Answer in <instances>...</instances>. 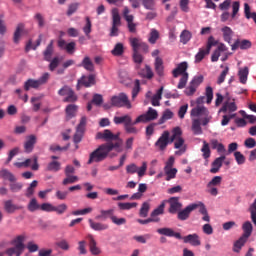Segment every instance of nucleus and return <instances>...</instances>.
Returning <instances> with one entry per match:
<instances>
[{
    "mask_svg": "<svg viewBox=\"0 0 256 256\" xmlns=\"http://www.w3.org/2000/svg\"><path fill=\"white\" fill-rule=\"evenodd\" d=\"M239 81L242 83V85H245L247 83V77H249V67H244L239 70L238 72Z\"/></svg>",
    "mask_w": 256,
    "mask_h": 256,
    "instance_id": "nucleus-36",
    "label": "nucleus"
},
{
    "mask_svg": "<svg viewBox=\"0 0 256 256\" xmlns=\"http://www.w3.org/2000/svg\"><path fill=\"white\" fill-rule=\"evenodd\" d=\"M196 209H199V205H197V203H192L186 206L183 210H179L177 212V219H179V221H187V219L191 217V213Z\"/></svg>",
    "mask_w": 256,
    "mask_h": 256,
    "instance_id": "nucleus-10",
    "label": "nucleus"
},
{
    "mask_svg": "<svg viewBox=\"0 0 256 256\" xmlns=\"http://www.w3.org/2000/svg\"><path fill=\"white\" fill-rule=\"evenodd\" d=\"M191 37H193V34L189 30H183L180 34V42L187 45L191 41Z\"/></svg>",
    "mask_w": 256,
    "mask_h": 256,
    "instance_id": "nucleus-42",
    "label": "nucleus"
},
{
    "mask_svg": "<svg viewBox=\"0 0 256 256\" xmlns=\"http://www.w3.org/2000/svg\"><path fill=\"white\" fill-rule=\"evenodd\" d=\"M197 205H198L199 213H201V215H204L202 217V221L209 223V221H211V217L207 212V208L205 207V204H203V202H197Z\"/></svg>",
    "mask_w": 256,
    "mask_h": 256,
    "instance_id": "nucleus-31",
    "label": "nucleus"
},
{
    "mask_svg": "<svg viewBox=\"0 0 256 256\" xmlns=\"http://www.w3.org/2000/svg\"><path fill=\"white\" fill-rule=\"evenodd\" d=\"M58 47L60 49H65L69 55H73L75 53V47H77V44L75 42H67L64 39H59L58 40Z\"/></svg>",
    "mask_w": 256,
    "mask_h": 256,
    "instance_id": "nucleus-13",
    "label": "nucleus"
},
{
    "mask_svg": "<svg viewBox=\"0 0 256 256\" xmlns=\"http://www.w3.org/2000/svg\"><path fill=\"white\" fill-rule=\"evenodd\" d=\"M25 29V24L20 23L17 25L16 30L14 32V43H19V39H21V33H23V30Z\"/></svg>",
    "mask_w": 256,
    "mask_h": 256,
    "instance_id": "nucleus-48",
    "label": "nucleus"
},
{
    "mask_svg": "<svg viewBox=\"0 0 256 256\" xmlns=\"http://www.w3.org/2000/svg\"><path fill=\"white\" fill-rule=\"evenodd\" d=\"M187 69H189V64L187 62H181L177 65V67L172 71L173 77L177 78L179 75H185L187 73Z\"/></svg>",
    "mask_w": 256,
    "mask_h": 256,
    "instance_id": "nucleus-16",
    "label": "nucleus"
},
{
    "mask_svg": "<svg viewBox=\"0 0 256 256\" xmlns=\"http://www.w3.org/2000/svg\"><path fill=\"white\" fill-rule=\"evenodd\" d=\"M192 131L194 135H203V129L201 128V120L194 119L192 121Z\"/></svg>",
    "mask_w": 256,
    "mask_h": 256,
    "instance_id": "nucleus-38",
    "label": "nucleus"
},
{
    "mask_svg": "<svg viewBox=\"0 0 256 256\" xmlns=\"http://www.w3.org/2000/svg\"><path fill=\"white\" fill-rule=\"evenodd\" d=\"M244 15L246 19H253L256 24V12H251V7L247 3L244 4Z\"/></svg>",
    "mask_w": 256,
    "mask_h": 256,
    "instance_id": "nucleus-45",
    "label": "nucleus"
},
{
    "mask_svg": "<svg viewBox=\"0 0 256 256\" xmlns=\"http://www.w3.org/2000/svg\"><path fill=\"white\" fill-rule=\"evenodd\" d=\"M25 236L19 235L15 239L11 241V245H16L17 247H20V249L25 251Z\"/></svg>",
    "mask_w": 256,
    "mask_h": 256,
    "instance_id": "nucleus-43",
    "label": "nucleus"
},
{
    "mask_svg": "<svg viewBox=\"0 0 256 256\" xmlns=\"http://www.w3.org/2000/svg\"><path fill=\"white\" fill-rule=\"evenodd\" d=\"M179 135H183V131L181 130L180 127L173 128L172 136L169 133V131L166 130L161 134V136L155 142V147L159 149V151H165V149H167V146L171 143H174L175 139H177Z\"/></svg>",
    "mask_w": 256,
    "mask_h": 256,
    "instance_id": "nucleus-2",
    "label": "nucleus"
},
{
    "mask_svg": "<svg viewBox=\"0 0 256 256\" xmlns=\"http://www.w3.org/2000/svg\"><path fill=\"white\" fill-rule=\"evenodd\" d=\"M158 39H159V31L155 28H152L150 31V36L148 38L149 43L151 45H155Z\"/></svg>",
    "mask_w": 256,
    "mask_h": 256,
    "instance_id": "nucleus-56",
    "label": "nucleus"
},
{
    "mask_svg": "<svg viewBox=\"0 0 256 256\" xmlns=\"http://www.w3.org/2000/svg\"><path fill=\"white\" fill-rule=\"evenodd\" d=\"M223 161H225V156H220L218 158H216L213 162H212V168L210 169V173H219V169H221V167H223Z\"/></svg>",
    "mask_w": 256,
    "mask_h": 256,
    "instance_id": "nucleus-25",
    "label": "nucleus"
},
{
    "mask_svg": "<svg viewBox=\"0 0 256 256\" xmlns=\"http://www.w3.org/2000/svg\"><path fill=\"white\" fill-rule=\"evenodd\" d=\"M130 45L132 47L133 52H139V47H141L143 41L141 38L132 37L129 39Z\"/></svg>",
    "mask_w": 256,
    "mask_h": 256,
    "instance_id": "nucleus-40",
    "label": "nucleus"
},
{
    "mask_svg": "<svg viewBox=\"0 0 256 256\" xmlns=\"http://www.w3.org/2000/svg\"><path fill=\"white\" fill-rule=\"evenodd\" d=\"M242 237L249 239L253 233V224L250 221H246L242 224Z\"/></svg>",
    "mask_w": 256,
    "mask_h": 256,
    "instance_id": "nucleus-23",
    "label": "nucleus"
},
{
    "mask_svg": "<svg viewBox=\"0 0 256 256\" xmlns=\"http://www.w3.org/2000/svg\"><path fill=\"white\" fill-rule=\"evenodd\" d=\"M77 109H79V107L75 104H69L68 106H66L65 109V113H66V119H73V117H75V115H77Z\"/></svg>",
    "mask_w": 256,
    "mask_h": 256,
    "instance_id": "nucleus-30",
    "label": "nucleus"
},
{
    "mask_svg": "<svg viewBox=\"0 0 256 256\" xmlns=\"http://www.w3.org/2000/svg\"><path fill=\"white\" fill-rule=\"evenodd\" d=\"M164 173L166 175L165 180L171 181V179L177 177V168H164Z\"/></svg>",
    "mask_w": 256,
    "mask_h": 256,
    "instance_id": "nucleus-49",
    "label": "nucleus"
},
{
    "mask_svg": "<svg viewBox=\"0 0 256 256\" xmlns=\"http://www.w3.org/2000/svg\"><path fill=\"white\" fill-rule=\"evenodd\" d=\"M159 117V112L152 107H149L147 112L138 116L136 123H149L155 121Z\"/></svg>",
    "mask_w": 256,
    "mask_h": 256,
    "instance_id": "nucleus-9",
    "label": "nucleus"
},
{
    "mask_svg": "<svg viewBox=\"0 0 256 256\" xmlns=\"http://www.w3.org/2000/svg\"><path fill=\"white\" fill-rule=\"evenodd\" d=\"M251 41L249 40H235V42L231 45L232 51H237V49H242V51H245L247 49H251Z\"/></svg>",
    "mask_w": 256,
    "mask_h": 256,
    "instance_id": "nucleus-12",
    "label": "nucleus"
},
{
    "mask_svg": "<svg viewBox=\"0 0 256 256\" xmlns=\"http://www.w3.org/2000/svg\"><path fill=\"white\" fill-rule=\"evenodd\" d=\"M83 130H76V133L74 134L73 137V142L75 143V149H79V143H81L82 139H83Z\"/></svg>",
    "mask_w": 256,
    "mask_h": 256,
    "instance_id": "nucleus-59",
    "label": "nucleus"
},
{
    "mask_svg": "<svg viewBox=\"0 0 256 256\" xmlns=\"http://www.w3.org/2000/svg\"><path fill=\"white\" fill-rule=\"evenodd\" d=\"M163 96V86L159 88V90L156 92V94L152 97L151 103L153 107H159L161 105V99Z\"/></svg>",
    "mask_w": 256,
    "mask_h": 256,
    "instance_id": "nucleus-32",
    "label": "nucleus"
},
{
    "mask_svg": "<svg viewBox=\"0 0 256 256\" xmlns=\"http://www.w3.org/2000/svg\"><path fill=\"white\" fill-rule=\"evenodd\" d=\"M247 238H244L243 236H241L235 243L233 246V251L234 253H240L241 249L245 246V244L247 243Z\"/></svg>",
    "mask_w": 256,
    "mask_h": 256,
    "instance_id": "nucleus-35",
    "label": "nucleus"
},
{
    "mask_svg": "<svg viewBox=\"0 0 256 256\" xmlns=\"http://www.w3.org/2000/svg\"><path fill=\"white\" fill-rule=\"evenodd\" d=\"M112 107H125L126 109H131L133 106L131 105V101H129V96L125 93H120L116 96H112L111 98Z\"/></svg>",
    "mask_w": 256,
    "mask_h": 256,
    "instance_id": "nucleus-3",
    "label": "nucleus"
},
{
    "mask_svg": "<svg viewBox=\"0 0 256 256\" xmlns=\"http://www.w3.org/2000/svg\"><path fill=\"white\" fill-rule=\"evenodd\" d=\"M131 116L130 115H124V116H115L113 121L115 123V125H121L122 123H124V127L126 126V124H128L131 121Z\"/></svg>",
    "mask_w": 256,
    "mask_h": 256,
    "instance_id": "nucleus-39",
    "label": "nucleus"
},
{
    "mask_svg": "<svg viewBox=\"0 0 256 256\" xmlns=\"http://www.w3.org/2000/svg\"><path fill=\"white\" fill-rule=\"evenodd\" d=\"M165 213V202H162L156 209H154L151 213L152 219H155V217L159 215H163Z\"/></svg>",
    "mask_w": 256,
    "mask_h": 256,
    "instance_id": "nucleus-60",
    "label": "nucleus"
},
{
    "mask_svg": "<svg viewBox=\"0 0 256 256\" xmlns=\"http://www.w3.org/2000/svg\"><path fill=\"white\" fill-rule=\"evenodd\" d=\"M118 207L119 209H121V211H129V209H135V207H137V203L136 202H119L118 203Z\"/></svg>",
    "mask_w": 256,
    "mask_h": 256,
    "instance_id": "nucleus-50",
    "label": "nucleus"
},
{
    "mask_svg": "<svg viewBox=\"0 0 256 256\" xmlns=\"http://www.w3.org/2000/svg\"><path fill=\"white\" fill-rule=\"evenodd\" d=\"M149 209H151V204L149 202H144L139 211V217H148Z\"/></svg>",
    "mask_w": 256,
    "mask_h": 256,
    "instance_id": "nucleus-52",
    "label": "nucleus"
},
{
    "mask_svg": "<svg viewBox=\"0 0 256 256\" xmlns=\"http://www.w3.org/2000/svg\"><path fill=\"white\" fill-rule=\"evenodd\" d=\"M139 123H141V122H137V118L135 119V121H133V118H131L130 122H128V124H126V126H124V130L129 135H137V133H139V129H137V127H135V125H139Z\"/></svg>",
    "mask_w": 256,
    "mask_h": 256,
    "instance_id": "nucleus-20",
    "label": "nucleus"
},
{
    "mask_svg": "<svg viewBox=\"0 0 256 256\" xmlns=\"http://www.w3.org/2000/svg\"><path fill=\"white\" fill-rule=\"evenodd\" d=\"M221 111L222 113H227V111L230 113H235V111H237V104H235V99H233V102H225L221 108Z\"/></svg>",
    "mask_w": 256,
    "mask_h": 256,
    "instance_id": "nucleus-34",
    "label": "nucleus"
},
{
    "mask_svg": "<svg viewBox=\"0 0 256 256\" xmlns=\"http://www.w3.org/2000/svg\"><path fill=\"white\" fill-rule=\"evenodd\" d=\"M36 143H37V136L35 135L28 136L26 142L24 143L25 153H33V149H35Z\"/></svg>",
    "mask_w": 256,
    "mask_h": 256,
    "instance_id": "nucleus-15",
    "label": "nucleus"
},
{
    "mask_svg": "<svg viewBox=\"0 0 256 256\" xmlns=\"http://www.w3.org/2000/svg\"><path fill=\"white\" fill-rule=\"evenodd\" d=\"M113 213H115V211L113 209H109V210H101L100 211V215L96 216L95 219H107L108 217L111 219V217H113Z\"/></svg>",
    "mask_w": 256,
    "mask_h": 256,
    "instance_id": "nucleus-53",
    "label": "nucleus"
},
{
    "mask_svg": "<svg viewBox=\"0 0 256 256\" xmlns=\"http://www.w3.org/2000/svg\"><path fill=\"white\" fill-rule=\"evenodd\" d=\"M88 223L93 231H107L109 229V225L101 222H95L93 219H89Z\"/></svg>",
    "mask_w": 256,
    "mask_h": 256,
    "instance_id": "nucleus-24",
    "label": "nucleus"
},
{
    "mask_svg": "<svg viewBox=\"0 0 256 256\" xmlns=\"http://www.w3.org/2000/svg\"><path fill=\"white\" fill-rule=\"evenodd\" d=\"M173 111H171L170 109H166L161 118L158 120V125H163V123H165L166 121H169V119H171L173 117Z\"/></svg>",
    "mask_w": 256,
    "mask_h": 256,
    "instance_id": "nucleus-44",
    "label": "nucleus"
},
{
    "mask_svg": "<svg viewBox=\"0 0 256 256\" xmlns=\"http://www.w3.org/2000/svg\"><path fill=\"white\" fill-rule=\"evenodd\" d=\"M9 187L12 193H19L23 189V183L17 181L10 182Z\"/></svg>",
    "mask_w": 256,
    "mask_h": 256,
    "instance_id": "nucleus-61",
    "label": "nucleus"
},
{
    "mask_svg": "<svg viewBox=\"0 0 256 256\" xmlns=\"http://www.w3.org/2000/svg\"><path fill=\"white\" fill-rule=\"evenodd\" d=\"M79 85L92 87V85H95V75L90 74L89 76H82L81 79L78 80L77 89H79Z\"/></svg>",
    "mask_w": 256,
    "mask_h": 256,
    "instance_id": "nucleus-14",
    "label": "nucleus"
},
{
    "mask_svg": "<svg viewBox=\"0 0 256 256\" xmlns=\"http://www.w3.org/2000/svg\"><path fill=\"white\" fill-rule=\"evenodd\" d=\"M234 157H235V161H236L237 165H244V163L246 161L245 155H243L239 151H236V152H234Z\"/></svg>",
    "mask_w": 256,
    "mask_h": 256,
    "instance_id": "nucleus-64",
    "label": "nucleus"
},
{
    "mask_svg": "<svg viewBox=\"0 0 256 256\" xmlns=\"http://www.w3.org/2000/svg\"><path fill=\"white\" fill-rule=\"evenodd\" d=\"M58 95L60 97H64L63 101L64 103H75L77 102V94H75V91L72 90L70 86L64 85L59 91Z\"/></svg>",
    "mask_w": 256,
    "mask_h": 256,
    "instance_id": "nucleus-4",
    "label": "nucleus"
},
{
    "mask_svg": "<svg viewBox=\"0 0 256 256\" xmlns=\"http://www.w3.org/2000/svg\"><path fill=\"white\" fill-rule=\"evenodd\" d=\"M23 248L21 246L14 245V247H10L5 250V255L7 256H21L23 255Z\"/></svg>",
    "mask_w": 256,
    "mask_h": 256,
    "instance_id": "nucleus-28",
    "label": "nucleus"
},
{
    "mask_svg": "<svg viewBox=\"0 0 256 256\" xmlns=\"http://www.w3.org/2000/svg\"><path fill=\"white\" fill-rule=\"evenodd\" d=\"M138 73L140 77H143V79H151L155 76L153 69H151V66L147 64L145 65L144 69H140Z\"/></svg>",
    "mask_w": 256,
    "mask_h": 256,
    "instance_id": "nucleus-29",
    "label": "nucleus"
},
{
    "mask_svg": "<svg viewBox=\"0 0 256 256\" xmlns=\"http://www.w3.org/2000/svg\"><path fill=\"white\" fill-rule=\"evenodd\" d=\"M43 55H44L45 61H51V57L53 56V41H51L48 44Z\"/></svg>",
    "mask_w": 256,
    "mask_h": 256,
    "instance_id": "nucleus-55",
    "label": "nucleus"
},
{
    "mask_svg": "<svg viewBox=\"0 0 256 256\" xmlns=\"http://www.w3.org/2000/svg\"><path fill=\"white\" fill-rule=\"evenodd\" d=\"M96 139L106 141V143L100 145L96 150L90 153L87 165L92 163H101L109 157V153L115 149L116 153H123V139L120 134H113L109 129H105L101 132L96 133Z\"/></svg>",
    "mask_w": 256,
    "mask_h": 256,
    "instance_id": "nucleus-1",
    "label": "nucleus"
},
{
    "mask_svg": "<svg viewBox=\"0 0 256 256\" xmlns=\"http://www.w3.org/2000/svg\"><path fill=\"white\" fill-rule=\"evenodd\" d=\"M201 152L203 153L202 157L204 159H209V157H211V148H209V143H207L205 140L203 141Z\"/></svg>",
    "mask_w": 256,
    "mask_h": 256,
    "instance_id": "nucleus-57",
    "label": "nucleus"
},
{
    "mask_svg": "<svg viewBox=\"0 0 256 256\" xmlns=\"http://www.w3.org/2000/svg\"><path fill=\"white\" fill-rule=\"evenodd\" d=\"M221 33L223 40L231 45V41H233V35H235V32H233V29L229 26H224L221 28Z\"/></svg>",
    "mask_w": 256,
    "mask_h": 256,
    "instance_id": "nucleus-17",
    "label": "nucleus"
},
{
    "mask_svg": "<svg viewBox=\"0 0 256 256\" xmlns=\"http://www.w3.org/2000/svg\"><path fill=\"white\" fill-rule=\"evenodd\" d=\"M46 169L48 171H52L53 173H57V171L61 170V162L52 161V162L48 163Z\"/></svg>",
    "mask_w": 256,
    "mask_h": 256,
    "instance_id": "nucleus-54",
    "label": "nucleus"
},
{
    "mask_svg": "<svg viewBox=\"0 0 256 256\" xmlns=\"http://www.w3.org/2000/svg\"><path fill=\"white\" fill-rule=\"evenodd\" d=\"M41 86L38 82V80L35 79H28L25 83H24V89L26 91H29V89H39Z\"/></svg>",
    "mask_w": 256,
    "mask_h": 256,
    "instance_id": "nucleus-37",
    "label": "nucleus"
},
{
    "mask_svg": "<svg viewBox=\"0 0 256 256\" xmlns=\"http://www.w3.org/2000/svg\"><path fill=\"white\" fill-rule=\"evenodd\" d=\"M210 52L206 48H199L198 53L195 55V63H201L205 59L206 55H209Z\"/></svg>",
    "mask_w": 256,
    "mask_h": 256,
    "instance_id": "nucleus-51",
    "label": "nucleus"
},
{
    "mask_svg": "<svg viewBox=\"0 0 256 256\" xmlns=\"http://www.w3.org/2000/svg\"><path fill=\"white\" fill-rule=\"evenodd\" d=\"M0 179L9 181L10 183H15V181H17V177L14 176V174L6 168L0 170Z\"/></svg>",
    "mask_w": 256,
    "mask_h": 256,
    "instance_id": "nucleus-21",
    "label": "nucleus"
},
{
    "mask_svg": "<svg viewBox=\"0 0 256 256\" xmlns=\"http://www.w3.org/2000/svg\"><path fill=\"white\" fill-rule=\"evenodd\" d=\"M79 177L73 175H66V178L62 181V185H72V183H77Z\"/></svg>",
    "mask_w": 256,
    "mask_h": 256,
    "instance_id": "nucleus-63",
    "label": "nucleus"
},
{
    "mask_svg": "<svg viewBox=\"0 0 256 256\" xmlns=\"http://www.w3.org/2000/svg\"><path fill=\"white\" fill-rule=\"evenodd\" d=\"M203 75L194 76L193 79L190 81L188 87L184 90L185 95L187 97H192L197 92L199 85L203 83Z\"/></svg>",
    "mask_w": 256,
    "mask_h": 256,
    "instance_id": "nucleus-7",
    "label": "nucleus"
},
{
    "mask_svg": "<svg viewBox=\"0 0 256 256\" xmlns=\"http://www.w3.org/2000/svg\"><path fill=\"white\" fill-rule=\"evenodd\" d=\"M143 55L139 52H133V61L136 63V69H140L141 63H143Z\"/></svg>",
    "mask_w": 256,
    "mask_h": 256,
    "instance_id": "nucleus-62",
    "label": "nucleus"
},
{
    "mask_svg": "<svg viewBox=\"0 0 256 256\" xmlns=\"http://www.w3.org/2000/svg\"><path fill=\"white\" fill-rule=\"evenodd\" d=\"M39 157L33 156V158H28L24 161L25 168L31 167L32 171H39ZM31 163L32 166H31Z\"/></svg>",
    "mask_w": 256,
    "mask_h": 256,
    "instance_id": "nucleus-26",
    "label": "nucleus"
},
{
    "mask_svg": "<svg viewBox=\"0 0 256 256\" xmlns=\"http://www.w3.org/2000/svg\"><path fill=\"white\" fill-rule=\"evenodd\" d=\"M200 115L207 117L209 115V110H207L205 106H197L191 110L192 117H200Z\"/></svg>",
    "mask_w": 256,
    "mask_h": 256,
    "instance_id": "nucleus-27",
    "label": "nucleus"
},
{
    "mask_svg": "<svg viewBox=\"0 0 256 256\" xmlns=\"http://www.w3.org/2000/svg\"><path fill=\"white\" fill-rule=\"evenodd\" d=\"M4 209L7 213H15L19 207L13 204V200H6L4 201Z\"/></svg>",
    "mask_w": 256,
    "mask_h": 256,
    "instance_id": "nucleus-46",
    "label": "nucleus"
},
{
    "mask_svg": "<svg viewBox=\"0 0 256 256\" xmlns=\"http://www.w3.org/2000/svg\"><path fill=\"white\" fill-rule=\"evenodd\" d=\"M179 199V197H170L168 199V203L170 205L168 213H171V215H175L178 211H181V209H183V203H181Z\"/></svg>",
    "mask_w": 256,
    "mask_h": 256,
    "instance_id": "nucleus-11",
    "label": "nucleus"
},
{
    "mask_svg": "<svg viewBox=\"0 0 256 256\" xmlns=\"http://www.w3.org/2000/svg\"><path fill=\"white\" fill-rule=\"evenodd\" d=\"M121 27V15L119 9H112V27L110 29V37H117L119 35V28Z\"/></svg>",
    "mask_w": 256,
    "mask_h": 256,
    "instance_id": "nucleus-5",
    "label": "nucleus"
},
{
    "mask_svg": "<svg viewBox=\"0 0 256 256\" xmlns=\"http://www.w3.org/2000/svg\"><path fill=\"white\" fill-rule=\"evenodd\" d=\"M111 53L114 55V57H121V55L125 53V47L123 46V43H117Z\"/></svg>",
    "mask_w": 256,
    "mask_h": 256,
    "instance_id": "nucleus-47",
    "label": "nucleus"
},
{
    "mask_svg": "<svg viewBox=\"0 0 256 256\" xmlns=\"http://www.w3.org/2000/svg\"><path fill=\"white\" fill-rule=\"evenodd\" d=\"M154 69L159 77H163V75H165V66H163V58H155Z\"/></svg>",
    "mask_w": 256,
    "mask_h": 256,
    "instance_id": "nucleus-22",
    "label": "nucleus"
},
{
    "mask_svg": "<svg viewBox=\"0 0 256 256\" xmlns=\"http://www.w3.org/2000/svg\"><path fill=\"white\" fill-rule=\"evenodd\" d=\"M183 242L191 244L192 247H199V245H201V239H199V235L195 233L184 236Z\"/></svg>",
    "mask_w": 256,
    "mask_h": 256,
    "instance_id": "nucleus-18",
    "label": "nucleus"
},
{
    "mask_svg": "<svg viewBox=\"0 0 256 256\" xmlns=\"http://www.w3.org/2000/svg\"><path fill=\"white\" fill-rule=\"evenodd\" d=\"M126 173L128 175H135L137 173L138 177H145L147 173V162H142L141 167H138L137 164L131 163L126 166Z\"/></svg>",
    "mask_w": 256,
    "mask_h": 256,
    "instance_id": "nucleus-6",
    "label": "nucleus"
},
{
    "mask_svg": "<svg viewBox=\"0 0 256 256\" xmlns=\"http://www.w3.org/2000/svg\"><path fill=\"white\" fill-rule=\"evenodd\" d=\"M79 67H84L86 71H90V72L95 71V65H93V61H91V58H89V56L84 57Z\"/></svg>",
    "mask_w": 256,
    "mask_h": 256,
    "instance_id": "nucleus-33",
    "label": "nucleus"
},
{
    "mask_svg": "<svg viewBox=\"0 0 256 256\" xmlns=\"http://www.w3.org/2000/svg\"><path fill=\"white\" fill-rule=\"evenodd\" d=\"M87 239L89 243L90 253L92 255H101V249L97 247V241H95V238L93 237V235L89 234L87 236Z\"/></svg>",
    "mask_w": 256,
    "mask_h": 256,
    "instance_id": "nucleus-19",
    "label": "nucleus"
},
{
    "mask_svg": "<svg viewBox=\"0 0 256 256\" xmlns=\"http://www.w3.org/2000/svg\"><path fill=\"white\" fill-rule=\"evenodd\" d=\"M38 183L39 182H37V180H34L31 182L30 186L27 188L25 195H26V197H28V199L33 197V195H35V189H36Z\"/></svg>",
    "mask_w": 256,
    "mask_h": 256,
    "instance_id": "nucleus-58",
    "label": "nucleus"
},
{
    "mask_svg": "<svg viewBox=\"0 0 256 256\" xmlns=\"http://www.w3.org/2000/svg\"><path fill=\"white\" fill-rule=\"evenodd\" d=\"M223 183V177L221 176H214L211 181L206 185L207 193L212 195V197H217L219 195V187Z\"/></svg>",
    "mask_w": 256,
    "mask_h": 256,
    "instance_id": "nucleus-8",
    "label": "nucleus"
},
{
    "mask_svg": "<svg viewBox=\"0 0 256 256\" xmlns=\"http://www.w3.org/2000/svg\"><path fill=\"white\" fill-rule=\"evenodd\" d=\"M27 209L30 213H35V211H39V209H41V205H39L36 198H32L27 205Z\"/></svg>",
    "mask_w": 256,
    "mask_h": 256,
    "instance_id": "nucleus-41",
    "label": "nucleus"
}]
</instances>
